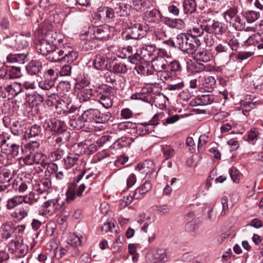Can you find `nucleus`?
Segmentation results:
<instances>
[{"mask_svg":"<svg viewBox=\"0 0 263 263\" xmlns=\"http://www.w3.org/2000/svg\"><path fill=\"white\" fill-rule=\"evenodd\" d=\"M151 0H132L133 6L137 10H141L142 7Z\"/></svg>","mask_w":263,"mask_h":263,"instance_id":"64","label":"nucleus"},{"mask_svg":"<svg viewBox=\"0 0 263 263\" xmlns=\"http://www.w3.org/2000/svg\"><path fill=\"white\" fill-rule=\"evenodd\" d=\"M85 238L83 236H79L76 234L72 233L69 235L68 243L73 247H78L81 246Z\"/></svg>","mask_w":263,"mask_h":263,"instance_id":"36","label":"nucleus"},{"mask_svg":"<svg viewBox=\"0 0 263 263\" xmlns=\"http://www.w3.org/2000/svg\"><path fill=\"white\" fill-rule=\"evenodd\" d=\"M10 146L2 147V151L7 156L14 158L18 156L20 152V145H14L9 143Z\"/></svg>","mask_w":263,"mask_h":263,"instance_id":"25","label":"nucleus"},{"mask_svg":"<svg viewBox=\"0 0 263 263\" xmlns=\"http://www.w3.org/2000/svg\"><path fill=\"white\" fill-rule=\"evenodd\" d=\"M64 155V151L62 149L58 148L50 153L49 158L51 161L60 160Z\"/></svg>","mask_w":263,"mask_h":263,"instance_id":"58","label":"nucleus"},{"mask_svg":"<svg viewBox=\"0 0 263 263\" xmlns=\"http://www.w3.org/2000/svg\"><path fill=\"white\" fill-rule=\"evenodd\" d=\"M44 210L43 212H40L41 215L48 216L58 214L63 210V202H60L58 198L49 199L44 202Z\"/></svg>","mask_w":263,"mask_h":263,"instance_id":"6","label":"nucleus"},{"mask_svg":"<svg viewBox=\"0 0 263 263\" xmlns=\"http://www.w3.org/2000/svg\"><path fill=\"white\" fill-rule=\"evenodd\" d=\"M122 239H123V237H121L119 236L116 238V241L113 243L110 249L114 253H118L121 251L123 247L122 241Z\"/></svg>","mask_w":263,"mask_h":263,"instance_id":"53","label":"nucleus"},{"mask_svg":"<svg viewBox=\"0 0 263 263\" xmlns=\"http://www.w3.org/2000/svg\"><path fill=\"white\" fill-rule=\"evenodd\" d=\"M62 98H63V99H62L61 101L63 102V105L66 107L65 109L63 110V113L67 114L73 112L76 110V108L72 107V106L69 107L71 101L69 99V95L68 96L67 98L64 96H63ZM60 105H63L61 102L60 103Z\"/></svg>","mask_w":263,"mask_h":263,"instance_id":"45","label":"nucleus"},{"mask_svg":"<svg viewBox=\"0 0 263 263\" xmlns=\"http://www.w3.org/2000/svg\"><path fill=\"white\" fill-rule=\"evenodd\" d=\"M92 94V91L91 89L83 88L79 92V99L81 101H87L91 98Z\"/></svg>","mask_w":263,"mask_h":263,"instance_id":"52","label":"nucleus"},{"mask_svg":"<svg viewBox=\"0 0 263 263\" xmlns=\"http://www.w3.org/2000/svg\"><path fill=\"white\" fill-rule=\"evenodd\" d=\"M29 212L30 206L24 204L16 209L11 215L18 221H21L28 215Z\"/></svg>","mask_w":263,"mask_h":263,"instance_id":"14","label":"nucleus"},{"mask_svg":"<svg viewBox=\"0 0 263 263\" xmlns=\"http://www.w3.org/2000/svg\"><path fill=\"white\" fill-rule=\"evenodd\" d=\"M136 169L139 171H142V173L148 174L152 173L155 171V166L152 160H148L145 161L142 164L138 165Z\"/></svg>","mask_w":263,"mask_h":263,"instance_id":"26","label":"nucleus"},{"mask_svg":"<svg viewBox=\"0 0 263 263\" xmlns=\"http://www.w3.org/2000/svg\"><path fill=\"white\" fill-rule=\"evenodd\" d=\"M200 78L202 79V85L205 88L211 89L215 86L216 81L214 77L208 76Z\"/></svg>","mask_w":263,"mask_h":263,"instance_id":"44","label":"nucleus"},{"mask_svg":"<svg viewBox=\"0 0 263 263\" xmlns=\"http://www.w3.org/2000/svg\"><path fill=\"white\" fill-rule=\"evenodd\" d=\"M151 62L153 68L158 72H160L162 71L163 69H166V68L167 62L162 57H157L155 58H152Z\"/></svg>","mask_w":263,"mask_h":263,"instance_id":"17","label":"nucleus"},{"mask_svg":"<svg viewBox=\"0 0 263 263\" xmlns=\"http://www.w3.org/2000/svg\"><path fill=\"white\" fill-rule=\"evenodd\" d=\"M78 157L77 155H69L67 156L64 159V162L65 166L67 168H69L78 163Z\"/></svg>","mask_w":263,"mask_h":263,"instance_id":"46","label":"nucleus"},{"mask_svg":"<svg viewBox=\"0 0 263 263\" xmlns=\"http://www.w3.org/2000/svg\"><path fill=\"white\" fill-rule=\"evenodd\" d=\"M93 35L98 40H107L110 36L109 28L106 26L96 27L94 28Z\"/></svg>","mask_w":263,"mask_h":263,"instance_id":"19","label":"nucleus"},{"mask_svg":"<svg viewBox=\"0 0 263 263\" xmlns=\"http://www.w3.org/2000/svg\"><path fill=\"white\" fill-rule=\"evenodd\" d=\"M13 136H10L6 138H3L0 140V146L1 147H6V146H10L9 143L14 145H19L20 139L18 136L22 133L21 130L15 131L14 129L11 130Z\"/></svg>","mask_w":263,"mask_h":263,"instance_id":"13","label":"nucleus"},{"mask_svg":"<svg viewBox=\"0 0 263 263\" xmlns=\"http://www.w3.org/2000/svg\"><path fill=\"white\" fill-rule=\"evenodd\" d=\"M77 196L75 186L74 184H71L66 192V199L67 201H73Z\"/></svg>","mask_w":263,"mask_h":263,"instance_id":"60","label":"nucleus"},{"mask_svg":"<svg viewBox=\"0 0 263 263\" xmlns=\"http://www.w3.org/2000/svg\"><path fill=\"white\" fill-rule=\"evenodd\" d=\"M216 56L218 58H221L223 59L227 60L230 57L229 48L227 44L220 43L218 44L215 48Z\"/></svg>","mask_w":263,"mask_h":263,"instance_id":"20","label":"nucleus"},{"mask_svg":"<svg viewBox=\"0 0 263 263\" xmlns=\"http://www.w3.org/2000/svg\"><path fill=\"white\" fill-rule=\"evenodd\" d=\"M162 149L163 157L166 160L171 158L175 155V151L171 147L164 146L162 147Z\"/></svg>","mask_w":263,"mask_h":263,"instance_id":"56","label":"nucleus"},{"mask_svg":"<svg viewBox=\"0 0 263 263\" xmlns=\"http://www.w3.org/2000/svg\"><path fill=\"white\" fill-rule=\"evenodd\" d=\"M230 175L234 182L238 183L240 180L239 171L234 167H232L230 171Z\"/></svg>","mask_w":263,"mask_h":263,"instance_id":"63","label":"nucleus"},{"mask_svg":"<svg viewBox=\"0 0 263 263\" xmlns=\"http://www.w3.org/2000/svg\"><path fill=\"white\" fill-rule=\"evenodd\" d=\"M152 255L155 261L161 263L167 262L169 258L167 251L164 249H155L152 251Z\"/></svg>","mask_w":263,"mask_h":263,"instance_id":"15","label":"nucleus"},{"mask_svg":"<svg viewBox=\"0 0 263 263\" xmlns=\"http://www.w3.org/2000/svg\"><path fill=\"white\" fill-rule=\"evenodd\" d=\"M156 51V47L154 45H146L141 49V54L143 58H151L155 52Z\"/></svg>","mask_w":263,"mask_h":263,"instance_id":"32","label":"nucleus"},{"mask_svg":"<svg viewBox=\"0 0 263 263\" xmlns=\"http://www.w3.org/2000/svg\"><path fill=\"white\" fill-rule=\"evenodd\" d=\"M157 124H154L150 123H141V126L138 127L139 134L144 135L146 134H152L154 132L155 126Z\"/></svg>","mask_w":263,"mask_h":263,"instance_id":"30","label":"nucleus"},{"mask_svg":"<svg viewBox=\"0 0 263 263\" xmlns=\"http://www.w3.org/2000/svg\"><path fill=\"white\" fill-rule=\"evenodd\" d=\"M96 100L105 108L111 107L114 103V92L111 87L102 85L97 90Z\"/></svg>","mask_w":263,"mask_h":263,"instance_id":"4","label":"nucleus"},{"mask_svg":"<svg viewBox=\"0 0 263 263\" xmlns=\"http://www.w3.org/2000/svg\"><path fill=\"white\" fill-rule=\"evenodd\" d=\"M53 31L49 30L40 35L35 41L36 48L39 52L48 55L54 49L55 37Z\"/></svg>","mask_w":263,"mask_h":263,"instance_id":"2","label":"nucleus"},{"mask_svg":"<svg viewBox=\"0 0 263 263\" xmlns=\"http://www.w3.org/2000/svg\"><path fill=\"white\" fill-rule=\"evenodd\" d=\"M209 141V137L205 135H201L199 138L198 150L199 152H202L204 150V145Z\"/></svg>","mask_w":263,"mask_h":263,"instance_id":"59","label":"nucleus"},{"mask_svg":"<svg viewBox=\"0 0 263 263\" xmlns=\"http://www.w3.org/2000/svg\"><path fill=\"white\" fill-rule=\"evenodd\" d=\"M116 13L120 16H125L129 14V11L127 10L125 5L120 4L118 7L115 8Z\"/></svg>","mask_w":263,"mask_h":263,"instance_id":"61","label":"nucleus"},{"mask_svg":"<svg viewBox=\"0 0 263 263\" xmlns=\"http://www.w3.org/2000/svg\"><path fill=\"white\" fill-rule=\"evenodd\" d=\"M93 63L95 68L101 70L104 69L107 64L105 58L101 55H97Z\"/></svg>","mask_w":263,"mask_h":263,"instance_id":"37","label":"nucleus"},{"mask_svg":"<svg viewBox=\"0 0 263 263\" xmlns=\"http://www.w3.org/2000/svg\"><path fill=\"white\" fill-rule=\"evenodd\" d=\"M205 31L207 33L221 34L225 31V29L221 23L215 22L212 25L205 26Z\"/></svg>","mask_w":263,"mask_h":263,"instance_id":"21","label":"nucleus"},{"mask_svg":"<svg viewBox=\"0 0 263 263\" xmlns=\"http://www.w3.org/2000/svg\"><path fill=\"white\" fill-rule=\"evenodd\" d=\"M197 2L193 0H184L183 9L185 14H191L196 10Z\"/></svg>","mask_w":263,"mask_h":263,"instance_id":"33","label":"nucleus"},{"mask_svg":"<svg viewBox=\"0 0 263 263\" xmlns=\"http://www.w3.org/2000/svg\"><path fill=\"white\" fill-rule=\"evenodd\" d=\"M97 109H89L84 112L82 115V118L86 122H94L96 114Z\"/></svg>","mask_w":263,"mask_h":263,"instance_id":"39","label":"nucleus"},{"mask_svg":"<svg viewBox=\"0 0 263 263\" xmlns=\"http://www.w3.org/2000/svg\"><path fill=\"white\" fill-rule=\"evenodd\" d=\"M194 53L195 54L196 58L197 60L203 62H208L210 61L212 58V55L206 51L201 50L200 47L195 50Z\"/></svg>","mask_w":263,"mask_h":263,"instance_id":"28","label":"nucleus"},{"mask_svg":"<svg viewBox=\"0 0 263 263\" xmlns=\"http://www.w3.org/2000/svg\"><path fill=\"white\" fill-rule=\"evenodd\" d=\"M160 72V79L163 82L172 81L176 77V75L167 69H163Z\"/></svg>","mask_w":263,"mask_h":263,"instance_id":"51","label":"nucleus"},{"mask_svg":"<svg viewBox=\"0 0 263 263\" xmlns=\"http://www.w3.org/2000/svg\"><path fill=\"white\" fill-rule=\"evenodd\" d=\"M78 53L67 44L60 48H56L51 51L48 55V59L51 62L64 61L67 63H72L78 57Z\"/></svg>","mask_w":263,"mask_h":263,"instance_id":"1","label":"nucleus"},{"mask_svg":"<svg viewBox=\"0 0 263 263\" xmlns=\"http://www.w3.org/2000/svg\"><path fill=\"white\" fill-rule=\"evenodd\" d=\"M238 9L236 6L229 8L222 14V16L226 22L230 24L238 15Z\"/></svg>","mask_w":263,"mask_h":263,"instance_id":"27","label":"nucleus"},{"mask_svg":"<svg viewBox=\"0 0 263 263\" xmlns=\"http://www.w3.org/2000/svg\"><path fill=\"white\" fill-rule=\"evenodd\" d=\"M31 34L27 33L26 35L20 34L16 36L15 41V47L18 49H23L28 46Z\"/></svg>","mask_w":263,"mask_h":263,"instance_id":"22","label":"nucleus"},{"mask_svg":"<svg viewBox=\"0 0 263 263\" xmlns=\"http://www.w3.org/2000/svg\"><path fill=\"white\" fill-rule=\"evenodd\" d=\"M54 83L55 82L53 81L51 78H44L43 79L39 82V86L42 89L49 90L54 86Z\"/></svg>","mask_w":263,"mask_h":263,"instance_id":"42","label":"nucleus"},{"mask_svg":"<svg viewBox=\"0 0 263 263\" xmlns=\"http://www.w3.org/2000/svg\"><path fill=\"white\" fill-rule=\"evenodd\" d=\"M46 97H44L37 93L28 94L27 96V101L29 103L32 104V105H37L44 101Z\"/></svg>","mask_w":263,"mask_h":263,"instance_id":"31","label":"nucleus"},{"mask_svg":"<svg viewBox=\"0 0 263 263\" xmlns=\"http://www.w3.org/2000/svg\"><path fill=\"white\" fill-rule=\"evenodd\" d=\"M77 155H91L96 152L99 147L98 142L87 145L85 143L81 142L78 145Z\"/></svg>","mask_w":263,"mask_h":263,"instance_id":"11","label":"nucleus"},{"mask_svg":"<svg viewBox=\"0 0 263 263\" xmlns=\"http://www.w3.org/2000/svg\"><path fill=\"white\" fill-rule=\"evenodd\" d=\"M204 30H205V26L203 27V25H197L190 30L191 36L196 38L200 36L203 33Z\"/></svg>","mask_w":263,"mask_h":263,"instance_id":"48","label":"nucleus"},{"mask_svg":"<svg viewBox=\"0 0 263 263\" xmlns=\"http://www.w3.org/2000/svg\"><path fill=\"white\" fill-rule=\"evenodd\" d=\"M128 68L124 63H119L115 64L112 68V71L116 73H125Z\"/></svg>","mask_w":263,"mask_h":263,"instance_id":"57","label":"nucleus"},{"mask_svg":"<svg viewBox=\"0 0 263 263\" xmlns=\"http://www.w3.org/2000/svg\"><path fill=\"white\" fill-rule=\"evenodd\" d=\"M259 133L257 128H251L248 132L247 141L252 144H255L259 138Z\"/></svg>","mask_w":263,"mask_h":263,"instance_id":"35","label":"nucleus"},{"mask_svg":"<svg viewBox=\"0 0 263 263\" xmlns=\"http://www.w3.org/2000/svg\"><path fill=\"white\" fill-rule=\"evenodd\" d=\"M8 248L11 253L19 258L24 257L28 251L27 246L17 240H12L8 244Z\"/></svg>","mask_w":263,"mask_h":263,"instance_id":"9","label":"nucleus"},{"mask_svg":"<svg viewBox=\"0 0 263 263\" xmlns=\"http://www.w3.org/2000/svg\"><path fill=\"white\" fill-rule=\"evenodd\" d=\"M236 30H241L244 29L246 25L245 18L243 16L238 15L231 24Z\"/></svg>","mask_w":263,"mask_h":263,"instance_id":"40","label":"nucleus"},{"mask_svg":"<svg viewBox=\"0 0 263 263\" xmlns=\"http://www.w3.org/2000/svg\"><path fill=\"white\" fill-rule=\"evenodd\" d=\"M9 67L3 66L0 68V85L3 84H7L6 80L9 79L8 78Z\"/></svg>","mask_w":263,"mask_h":263,"instance_id":"55","label":"nucleus"},{"mask_svg":"<svg viewBox=\"0 0 263 263\" xmlns=\"http://www.w3.org/2000/svg\"><path fill=\"white\" fill-rule=\"evenodd\" d=\"M50 130L55 133L61 134L65 131L67 126L63 121L53 118L50 120V124H48Z\"/></svg>","mask_w":263,"mask_h":263,"instance_id":"16","label":"nucleus"},{"mask_svg":"<svg viewBox=\"0 0 263 263\" xmlns=\"http://www.w3.org/2000/svg\"><path fill=\"white\" fill-rule=\"evenodd\" d=\"M96 113L97 115L95 117L94 122L97 123H104L106 122L110 119L111 116V114L109 112L103 114L98 109L96 110Z\"/></svg>","mask_w":263,"mask_h":263,"instance_id":"41","label":"nucleus"},{"mask_svg":"<svg viewBox=\"0 0 263 263\" xmlns=\"http://www.w3.org/2000/svg\"><path fill=\"white\" fill-rule=\"evenodd\" d=\"M42 69V63L37 60H31L26 66L27 72L31 75L37 74Z\"/></svg>","mask_w":263,"mask_h":263,"instance_id":"24","label":"nucleus"},{"mask_svg":"<svg viewBox=\"0 0 263 263\" xmlns=\"http://www.w3.org/2000/svg\"><path fill=\"white\" fill-rule=\"evenodd\" d=\"M22 76L21 69L18 67H9L8 78L9 79H13L21 77Z\"/></svg>","mask_w":263,"mask_h":263,"instance_id":"47","label":"nucleus"},{"mask_svg":"<svg viewBox=\"0 0 263 263\" xmlns=\"http://www.w3.org/2000/svg\"><path fill=\"white\" fill-rule=\"evenodd\" d=\"M181 65L180 63L176 60H174L170 62V64L167 63L166 68L174 73L175 75H176V72L180 71L181 70Z\"/></svg>","mask_w":263,"mask_h":263,"instance_id":"49","label":"nucleus"},{"mask_svg":"<svg viewBox=\"0 0 263 263\" xmlns=\"http://www.w3.org/2000/svg\"><path fill=\"white\" fill-rule=\"evenodd\" d=\"M151 189V183L146 180L136 189L134 193V197L136 199H141Z\"/></svg>","mask_w":263,"mask_h":263,"instance_id":"12","label":"nucleus"},{"mask_svg":"<svg viewBox=\"0 0 263 263\" xmlns=\"http://www.w3.org/2000/svg\"><path fill=\"white\" fill-rule=\"evenodd\" d=\"M165 24L171 28L182 30L185 27V23L181 19L165 17Z\"/></svg>","mask_w":263,"mask_h":263,"instance_id":"23","label":"nucleus"},{"mask_svg":"<svg viewBox=\"0 0 263 263\" xmlns=\"http://www.w3.org/2000/svg\"><path fill=\"white\" fill-rule=\"evenodd\" d=\"M144 17L148 22L157 23L160 21V13L156 9H148L144 12Z\"/></svg>","mask_w":263,"mask_h":263,"instance_id":"18","label":"nucleus"},{"mask_svg":"<svg viewBox=\"0 0 263 263\" xmlns=\"http://www.w3.org/2000/svg\"><path fill=\"white\" fill-rule=\"evenodd\" d=\"M21 198L19 197V196H14L7 200L6 207L9 210H11L17 205L21 204L20 201Z\"/></svg>","mask_w":263,"mask_h":263,"instance_id":"54","label":"nucleus"},{"mask_svg":"<svg viewBox=\"0 0 263 263\" xmlns=\"http://www.w3.org/2000/svg\"><path fill=\"white\" fill-rule=\"evenodd\" d=\"M23 87L21 83L3 84L0 85V94L3 98L11 99L22 92Z\"/></svg>","mask_w":263,"mask_h":263,"instance_id":"7","label":"nucleus"},{"mask_svg":"<svg viewBox=\"0 0 263 263\" xmlns=\"http://www.w3.org/2000/svg\"><path fill=\"white\" fill-rule=\"evenodd\" d=\"M259 14L254 11H250L246 13V19L248 23H253L258 19Z\"/></svg>","mask_w":263,"mask_h":263,"instance_id":"62","label":"nucleus"},{"mask_svg":"<svg viewBox=\"0 0 263 263\" xmlns=\"http://www.w3.org/2000/svg\"><path fill=\"white\" fill-rule=\"evenodd\" d=\"M260 39V35L259 33H254L250 35L247 39L243 41L244 45L249 46L259 43Z\"/></svg>","mask_w":263,"mask_h":263,"instance_id":"50","label":"nucleus"},{"mask_svg":"<svg viewBox=\"0 0 263 263\" xmlns=\"http://www.w3.org/2000/svg\"><path fill=\"white\" fill-rule=\"evenodd\" d=\"M46 158V156L43 153L39 152L33 153L32 152H30V154L25 158L24 161L27 165H32L34 163L40 164L43 167H46L47 164V163L45 161Z\"/></svg>","mask_w":263,"mask_h":263,"instance_id":"8","label":"nucleus"},{"mask_svg":"<svg viewBox=\"0 0 263 263\" xmlns=\"http://www.w3.org/2000/svg\"><path fill=\"white\" fill-rule=\"evenodd\" d=\"M13 230L9 224H3L0 230V240H6L10 237Z\"/></svg>","mask_w":263,"mask_h":263,"instance_id":"34","label":"nucleus"},{"mask_svg":"<svg viewBox=\"0 0 263 263\" xmlns=\"http://www.w3.org/2000/svg\"><path fill=\"white\" fill-rule=\"evenodd\" d=\"M146 34V30L140 23L131 24L126 31L122 33L123 39L126 40L130 39L139 40L143 37Z\"/></svg>","mask_w":263,"mask_h":263,"instance_id":"5","label":"nucleus"},{"mask_svg":"<svg viewBox=\"0 0 263 263\" xmlns=\"http://www.w3.org/2000/svg\"><path fill=\"white\" fill-rule=\"evenodd\" d=\"M69 124L74 129L79 130L85 126L86 122L81 116L78 118L71 119L69 121Z\"/></svg>","mask_w":263,"mask_h":263,"instance_id":"38","label":"nucleus"},{"mask_svg":"<svg viewBox=\"0 0 263 263\" xmlns=\"http://www.w3.org/2000/svg\"><path fill=\"white\" fill-rule=\"evenodd\" d=\"M27 53L10 54L7 57V61L9 63H17L23 64L25 62Z\"/></svg>","mask_w":263,"mask_h":263,"instance_id":"29","label":"nucleus"},{"mask_svg":"<svg viewBox=\"0 0 263 263\" xmlns=\"http://www.w3.org/2000/svg\"><path fill=\"white\" fill-rule=\"evenodd\" d=\"M51 185V181L48 178L40 181H34L32 184V190L47 196L48 195L47 191L50 187Z\"/></svg>","mask_w":263,"mask_h":263,"instance_id":"10","label":"nucleus"},{"mask_svg":"<svg viewBox=\"0 0 263 263\" xmlns=\"http://www.w3.org/2000/svg\"><path fill=\"white\" fill-rule=\"evenodd\" d=\"M12 175L10 171L7 168H3L0 170V183H8L12 179Z\"/></svg>","mask_w":263,"mask_h":263,"instance_id":"43","label":"nucleus"},{"mask_svg":"<svg viewBox=\"0 0 263 263\" xmlns=\"http://www.w3.org/2000/svg\"><path fill=\"white\" fill-rule=\"evenodd\" d=\"M176 43L178 47L182 51L193 53L195 50L201 44L199 39L190 36L185 33H180L176 37Z\"/></svg>","mask_w":263,"mask_h":263,"instance_id":"3","label":"nucleus"}]
</instances>
